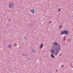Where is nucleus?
<instances>
[{
    "mask_svg": "<svg viewBox=\"0 0 73 73\" xmlns=\"http://www.w3.org/2000/svg\"><path fill=\"white\" fill-rule=\"evenodd\" d=\"M35 11L34 9H31V12L32 13H35Z\"/></svg>",
    "mask_w": 73,
    "mask_h": 73,
    "instance_id": "obj_5",
    "label": "nucleus"
},
{
    "mask_svg": "<svg viewBox=\"0 0 73 73\" xmlns=\"http://www.w3.org/2000/svg\"><path fill=\"white\" fill-rule=\"evenodd\" d=\"M73 17V16H72V17Z\"/></svg>",
    "mask_w": 73,
    "mask_h": 73,
    "instance_id": "obj_27",
    "label": "nucleus"
},
{
    "mask_svg": "<svg viewBox=\"0 0 73 73\" xmlns=\"http://www.w3.org/2000/svg\"><path fill=\"white\" fill-rule=\"evenodd\" d=\"M51 52L52 53H54V51L53 49H51Z\"/></svg>",
    "mask_w": 73,
    "mask_h": 73,
    "instance_id": "obj_7",
    "label": "nucleus"
},
{
    "mask_svg": "<svg viewBox=\"0 0 73 73\" xmlns=\"http://www.w3.org/2000/svg\"><path fill=\"white\" fill-rule=\"evenodd\" d=\"M8 48H9V49H11V44L9 45L8 46Z\"/></svg>",
    "mask_w": 73,
    "mask_h": 73,
    "instance_id": "obj_9",
    "label": "nucleus"
},
{
    "mask_svg": "<svg viewBox=\"0 0 73 73\" xmlns=\"http://www.w3.org/2000/svg\"><path fill=\"white\" fill-rule=\"evenodd\" d=\"M54 44L55 45H56L55 49H60V45L59 44L57 43V42H54Z\"/></svg>",
    "mask_w": 73,
    "mask_h": 73,
    "instance_id": "obj_1",
    "label": "nucleus"
},
{
    "mask_svg": "<svg viewBox=\"0 0 73 73\" xmlns=\"http://www.w3.org/2000/svg\"><path fill=\"white\" fill-rule=\"evenodd\" d=\"M46 17H47V16H46Z\"/></svg>",
    "mask_w": 73,
    "mask_h": 73,
    "instance_id": "obj_26",
    "label": "nucleus"
},
{
    "mask_svg": "<svg viewBox=\"0 0 73 73\" xmlns=\"http://www.w3.org/2000/svg\"><path fill=\"white\" fill-rule=\"evenodd\" d=\"M54 50L56 52L54 53V55H57V54H58L60 50V49L54 48Z\"/></svg>",
    "mask_w": 73,
    "mask_h": 73,
    "instance_id": "obj_2",
    "label": "nucleus"
},
{
    "mask_svg": "<svg viewBox=\"0 0 73 73\" xmlns=\"http://www.w3.org/2000/svg\"><path fill=\"white\" fill-rule=\"evenodd\" d=\"M67 32H68V31H67V30H65L64 31H61V35H64H64H65L66 33H67Z\"/></svg>",
    "mask_w": 73,
    "mask_h": 73,
    "instance_id": "obj_4",
    "label": "nucleus"
},
{
    "mask_svg": "<svg viewBox=\"0 0 73 73\" xmlns=\"http://www.w3.org/2000/svg\"><path fill=\"white\" fill-rule=\"evenodd\" d=\"M29 25H30V24H29Z\"/></svg>",
    "mask_w": 73,
    "mask_h": 73,
    "instance_id": "obj_28",
    "label": "nucleus"
},
{
    "mask_svg": "<svg viewBox=\"0 0 73 73\" xmlns=\"http://www.w3.org/2000/svg\"><path fill=\"white\" fill-rule=\"evenodd\" d=\"M14 6V4L13 2H11L9 4V7L10 8H13Z\"/></svg>",
    "mask_w": 73,
    "mask_h": 73,
    "instance_id": "obj_3",
    "label": "nucleus"
},
{
    "mask_svg": "<svg viewBox=\"0 0 73 73\" xmlns=\"http://www.w3.org/2000/svg\"><path fill=\"white\" fill-rule=\"evenodd\" d=\"M66 35L67 36V35H68V32L67 33H66Z\"/></svg>",
    "mask_w": 73,
    "mask_h": 73,
    "instance_id": "obj_17",
    "label": "nucleus"
},
{
    "mask_svg": "<svg viewBox=\"0 0 73 73\" xmlns=\"http://www.w3.org/2000/svg\"><path fill=\"white\" fill-rule=\"evenodd\" d=\"M9 21H10V20L9 19Z\"/></svg>",
    "mask_w": 73,
    "mask_h": 73,
    "instance_id": "obj_24",
    "label": "nucleus"
},
{
    "mask_svg": "<svg viewBox=\"0 0 73 73\" xmlns=\"http://www.w3.org/2000/svg\"><path fill=\"white\" fill-rule=\"evenodd\" d=\"M14 46L15 47V46H16V45H15V46Z\"/></svg>",
    "mask_w": 73,
    "mask_h": 73,
    "instance_id": "obj_21",
    "label": "nucleus"
},
{
    "mask_svg": "<svg viewBox=\"0 0 73 73\" xmlns=\"http://www.w3.org/2000/svg\"><path fill=\"white\" fill-rule=\"evenodd\" d=\"M60 56H61V54H60Z\"/></svg>",
    "mask_w": 73,
    "mask_h": 73,
    "instance_id": "obj_25",
    "label": "nucleus"
},
{
    "mask_svg": "<svg viewBox=\"0 0 73 73\" xmlns=\"http://www.w3.org/2000/svg\"><path fill=\"white\" fill-rule=\"evenodd\" d=\"M52 23V22L51 21H50V22H48V23Z\"/></svg>",
    "mask_w": 73,
    "mask_h": 73,
    "instance_id": "obj_18",
    "label": "nucleus"
},
{
    "mask_svg": "<svg viewBox=\"0 0 73 73\" xmlns=\"http://www.w3.org/2000/svg\"><path fill=\"white\" fill-rule=\"evenodd\" d=\"M51 57L52 58H54V56H53V55L52 54H51Z\"/></svg>",
    "mask_w": 73,
    "mask_h": 73,
    "instance_id": "obj_8",
    "label": "nucleus"
},
{
    "mask_svg": "<svg viewBox=\"0 0 73 73\" xmlns=\"http://www.w3.org/2000/svg\"><path fill=\"white\" fill-rule=\"evenodd\" d=\"M23 56H27V54L25 55V54H23Z\"/></svg>",
    "mask_w": 73,
    "mask_h": 73,
    "instance_id": "obj_12",
    "label": "nucleus"
},
{
    "mask_svg": "<svg viewBox=\"0 0 73 73\" xmlns=\"http://www.w3.org/2000/svg\"><path fill=\"white\" fill-rule=\"evenodd\" d=\"M62 25H60L59 26L60 28H62Z\"/></svg>",
    "mask_w": 73,
    "mask_h": 73,
    "instance_id": "obj_16",
    "label": "nucleus"
},
{
    "mask_svg": "<svg viewBox=\"0 0 73 73\" xmlns=\"http://www.w3.org/2000/svg\"><path fill=\"white\" fill-rule=\"evenodd\" d=\"M59 12H60L61 11V9H59L58 10Z\"/></svg>",
    "mask_w": 73,
    "mask_h": 73,
    "instance_id": "obj_14",
    "label": "nucleus"
},
{
    "mask_svg": "<svg viewBox=\"0 0 73 73\" xmlns=\"http://www.w3.org/2000/svg\"><path fill=\"white\" fill-rule=\"evenodd\" d=\"M33 60V58H30L29 59V61H31V60Z\"/></svg>",
    "mask_w": 73,
    "mask_h": 73,
    "instance_id": "obj_10",
    "label": "nucleus"
},
{
    "mask_svg": "<svg viewBox=\"0 0 73 73\" xmlns=\"http://www.w3.org/2000/svg\"><path fill=\"white\" fill-rule=\"evenodd\" d=\"M43 47V44H42H42H40V47H39V48H40V49H41Z\"/></svg>",
    "mask_w": 73,
    "mask_h": 73,
    "instance_id": "obj_6",
    "label": "nucleus"
},
{
    "mask_svg": "<svg viewBox=\"0 0 73 73\" xmlns=\"http://www.w3.org/2000/svg\"><path fill=\"white\" fill-rule=\"evenodd\" d=\"M24 38H25V40H26V39L27 38H26V37H25Z\"/></svg>",
    "mask_w": 73,
    "mask_h": 73,
    "instance_id": "obj_20",
    "label": "nucleus"
},
{
    "mask_svg": "<svg viewBox=\"0 0 73 73\" xmlns=\"http://www.w3.org/2000/svg\"><path fill=\"white\" fill-rule=\"evenodd\" d=\"M61 67H64V65H63V64H62V66H61Z\"/></svg>",
    "mask_w": 73,
    "mask_h": 73,
    "instance_id": "obj_19",
    "label": "nucleus"
},
{
    "mask_svg": "<svg viewBox=\"0 0 73 73\" xmlns=\"http://www.w3.org/2000/svg\"><path fill=\"white\" fill-rule=\"evenodd\" d=\"M70 39H68V42H70Z\"/></svg>",
    "mask_w": 73,
    "mask_h": 73,
    "instance_id": "obj_15",
    "label": "nucleus"
},
{
    "mask_svg": "<svg viewBox=\"0 0 73 73\" xmlns=\"http://www.w3.org/2000/svg\"><path fill=\"white\" fill-rule=\"evenodd\" d=\"M35 50H32L33 53H35Z\"/></svg>",
    "mask_w": 73,
    "mask_h": 73,
    "instance_id": "obj_11",
    "label": "nucleus"
},
{
    "mask_svg": "<svg viewBox=\"0 0 73 73\" xmlns=\"http://www.w3.org/2000/svg\"><path fill=\"white\" fill-rule=\"evenodd\" d=\"M14 44L15 45H17V42H15Z\"/></svg>",
    "mask_w": 73,
    "mask_h": 73,
    "instance_id": "obj_13",
    "label": "nucleus"
},
{
    "mask_svg": "<svg viewBox=\"0 0 73 73\" xmlns=\"http://www.w3.org/2000/svg\"><path fill=\"white\" fill-rule=\"evenodd\" d=\"M60 27H59V28L60 29Z\"/></svg>",
    "mask_w": 73,
    "mask_h": 73,
    "instance_id": "obj_22",
    "label": "nucleus"
},
{
    "mask_svg": "<svg viewBox=\"0 0 73 73\" xmlns=\"http://www.w3.org/2000/svg\"><path fill=\"white\" fill-rule=\"evenodd\" d=\"M56 72H58V70H56Z\"/></svg>",
    "mask_w": 73,
    "mask_h": 73,
    "instance_id": "obj_23",
    "label": "nucleus"
}]
</instances>
